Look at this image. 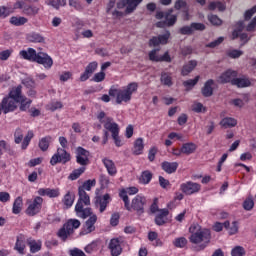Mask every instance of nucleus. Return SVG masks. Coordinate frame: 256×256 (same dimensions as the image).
Masks as SVG:
<instances>
[{
	"label": "nucleus",
	"mask_w": 256,
	"mask_h": 256,
	"mask_svg": "<svg viewBox=\"0 0 256 256\" xmlns=\"http://www.w3.org/2000/svg\"><path fill=\"white\" fill-rule=\"evenodd\" d=\"M190 25L192 27V33H194V31H205L207 28L205 24L199 22H192Z\"/></svg>",
	"instance_id": "680f3d73"
},
{
	"label": "nucleus",
	"mask_w": 256,
	"mask_h": 256,
	"mask_svg": "<svg viewBox=\"0 0 256 256\" xmlns=\"http://www.w3.org/2000/svg\"><path fill=\"white\" fill-rule=\"evenodd\" d=\"M195 151H197V144L193 142L184 143L182 145V153L184 155H193Z\"/></svg>",
	"instance_id": "c9c22d12"
},
{
	"label": "nucleus",
	"mask_w": 256,
	"mask_h": 256,
	"mask_svg": "<svg viewBox=\"0 0 256 256\" xmlns=\"http://www.w3.org/2000/svg\"><path fill=\"white\" fill-rule=\"evenodd\" d=\"M95 185H97V181L95 179L86 180L81 186L78 187V191H91Z\"/></svg>",
	"instance_id": "4c0bfd02"
},
{
	"label": "nucleus",
	"mask_w": 256,
	"mask_h": 256,
	"mask_svg": "<svg viewBox=\"0 0 256 256\" xmlns=\"http://www.w3.org/2000/svg\"><path fill=\"white\" fill-rule=\"evenodd\" d=\"M97 119L99 123L104 125V129L111 133L116 147H123V142L121 141V137H119V124L113 121V117H107V114L104 111H100L97 114Z\"/></svg>",
	"instance_id": "f03ea898"
},
{
	"label": "nucleus",
	"mask_w": 256,
	"mask_h": 256,
	"mask_svg": "<svg viewBox=\"0 0 256 256\" xmlns=\"http://www.w3.org/2000/svg\"><path fill=\"white\" fill-rule=\"evenodd\" d=\"M97 67H99V64L97 61L90 62L86 68L85 71L80 75V81L85 82L97 71Z\"/></svg>",
	"instance_id": "a211bd4d"
},
{
	"label": "nucleus",
	"mask_w": 256,
	"mask_h": 256,
	"mask_svg": "<svg viewBox=\"0 0 256 256\" xmlns=\"http://www.w3.org/2000/svg\"><path fill=\"white\" fill-rule=\"evenodd\" d=\"M174 9H176V11H181V9H183V13L185 16L184 19L185 21H189V6H187V1L176 0L174 4Z\"/></svg>",
	"instance_id": "5701e85b"
},
{
	"label": "nucleus",
	"mask_w": 256,
	"mask_h": 256,
	"mask_svg": "<svg viewBox=\"0 0 256 256\" xmlns=\"http://www.w3.org/2000/svg\"><path fill=\"white\" fill-rule=\"evenodd\" d=\"M139 89L137 82H132L124 89H120L119 85H112L109 89V97H131Z\"/></svg>",
	"instance_id": "20e7f679"
},
{
	"label": "nucleus",
	"mask_w": 256,
	"mask_h": 256,
	"mask_svg": "<svg viewBox=\"0 0 256 256\" xmlns=\"http://www.w3.org/2000/svg\"><path fill=\"white\" fill-rule=\"evenodd\" d=\"M58 109H63V103H61L59 101L50 102L49 104L46 105V110L47 111L55 112Z\"/></svg>",
	"instance_id": "8fccbe9b"
},
{
	"label": "nucleus",
	"mask_w": 256,
	"mask_h": 256,
	"mask_svg": "<svg viewBox=\"0 0 256 256\" xmlns=\"http://www.w3.org/2000/svg\"><path fill=\"white\" fill-rule=\"evenodd\" d=\"M85 173V167H80L72 171V173L68 176L70 181H77Z\"/></svg>",
	"instance_id": "37998d69"
},
{
	"label": "nucleus",
	"mask_w": 256,
	"mask_h": 256,
	"mask_svg": "<svg viewBox=\"0 0 256 256\" xmlns=\"http://www.w3.org/2000/svg\"><path fill=\"white\" fill-rule=\"evenodd\" d=\"M192 111L194 113H207V107H205L201 102H194L192 105Z\"/></svg>",
	"instance_id": "de8ad7c7"
},
{
	"label": "nucleus",
	"mask_w": 256,
	"mask_h": 256,
	"mask_svg": "<svg viewBox=\"0 0 256 256\" xmlns=\"http://www.w3.org/2000/svg\"><path fill=\"white\" fill-rule=\"evenodd\" d=\"M143 0H126V13H133L137 9V6L142 3Z\"/></svg>",
	"instance_id": "58836bf2"
},
{
	"label": "nucleus",
	"mask_w": 256,
	"mask_h": 256,
	"mask_svg": "<svg viewBox=\"0 0 256 256\" xmlns=\"http://www.w3.org/2000/svg\"><path fill=\"white\" fill-rule=\"evenodd\" d=\"M14 249L18 251L20 255H23L25 253V241L20 237H17Z\"/></svg>",
	"instance_id": "49530a36"
},
{
	"label": "nucleus",
	"mask_w": 256,
	"mask_h": 256,
	"mask_svg": "<svg viewBox=\"0 0 256 256\" xmlns=\"http://www.w3.org/2000/svg\"><path fill=\"white\" fill-rule=\"evenodd\" d=\"M243 207L245 211H251V209L255 207V202L253 201V198H247L243 203Z\"/></svg>",
	"instance_id": "338daca9"
},
{
	"label": "nucleus",
	"mask_w": 256,
	"mask_h": 256,
	"mask_svg": "<svg viewBox=\"0 0 256 256\" xmlns=\"http://www.w3.org/2000/svg\"><path fill=\"white\" fill-rule=\"evenodd\" d=\"M71 161V154L64 148H58L56 153L50 159V165L55 167L58 163L65 165Z\"/></svg>",
	"instance_id": "1a4fd4ad"
},
{
	"label": "nucleus",
	"mask_w": 256,
	"mask_h": 256,
	"mask_svg": "<svg viewBox=\"0 0 256 256\" xmlns=\"http://www.w3.org/2000/svg\"><path fill=\"white\" fill-rule=\"evenodd\" d=\"M23 210V197L18 196L14 200L13 206H12V213L14 215H19L21 211Z\"/></svg>",
	"instance_id": "f704fd0d"
},
{
	"label": "nucleus",
	"mask_w": 256,
	"mask_h": 256,
	"mask_svg": "<svg viewBox=\"0 0 256 256\" xmlns=\"http://www.w3.org/2000/svg\"><path fill=\"white\" fill-rule=\"evenodd\" d=\"M88 220L85 222L84 225V233H93L95 231V223H97V216L92 213L91 216H88Z\"/></svg>",
	"instance_id": "393cba45"
},
{
	"label": "nucleus",
	"mask_w": 256,
	"mask_h": 256,
	"mask_svg": "<svg viewBox=\"0 0 256 256\" xmlns=\"http://www.w3.org/2000/svg\"><path fill=\"white\" fill-rule=\"evenodd\" d=\"M78 196L79 198L75 205V213L80 219H87V217L91 216L93 213V210L89 207V205H91V198L89 194L83 190L78 191Z\"/></svg>",
	"instance_id": "7ed1b4c3"
},
{
	"label": "nucleus",
	"mask_w": 256,
	"mask_h": 256,
	"mask_svg": "<svg viewBox=\"0 0 256 256\" xmlns=\"http://www.w3.org/2000/svg\"><path fill=\"white\" fill-rule=\"evenodd\" d=\"M18 99H23V98H18V97H7L3 98L2 100V107L4 108V115H7V113H11L19 107V100Z\"/></svg>",
	"instance_id": "ddd939ff"
},
{
	"label": "nucleus",
	"mask_w": 256,
	"mask_h": 256,
	"mask_svg": "<svg viewBox=\"0 0 256 256\" xmlns=\"http://www.w3.org/2000/svg\"><path fill=\"white\" fill-rule=\"evenodd\" d=\"M22 89H23V86H21V85L13 87L10 90L8 97H21Z\"/></svg>",
	"instance_id": "13d9d810"
},
{
	"label": "nucleus",
	"mask_w": 256,
	"mask_h": 256,
	"mask_svg": "<svg viewBox=\"0 0 256 256\" xmlns=\"http://www.w3.org/2000/svg\"><path fill=\"white\" fill-rule=\"evenodd\" d=\"M68 253L70 256H87L85 252L79 248L70 249Z\"/></svg>",
	"instance_id": "774afa93"
},
{
	"label": "nucleus",
	"mask_w": 256,
	"mask_h": 256,
	"mask_svg": "<svg viewBox=\"0 0 256 256\" xmlns=\"http://www.w3.org/2000/svg\"><path fill=\"white\" fill-rule=\"evenodd\" d=\"M152 179H153V173L149 170H145L141 173V176L139 178V182L142 185H149L151 183Z\"/></svg>",
	"instance_id": "e433bc0d"
},
{
	"label": "nucleus",
	"mask_w": 256,
	"mask_h": 256,
	"mask_svg": "<svg viewBox=\"0 0 256 256\" xmlns=\"http://www.w3.org/2000/svg\"><path fill=\"white\" fill-rule=\"evenodd\" d=\"M215 87H217V83H215V80L208 79L201 89L202 95L204 97H211L213 95V91H215Z\"/></svg>",
	"instance_id": "aec40b11"
},
{
	"label": "nucleus",
	"mask_w": 256,
	"mask_h": 256,
	"mask_svg": "<svg viewBox=\"0 0 256 256\" xmlns=\"http://www.w3.org/2000/svg\"><path fill=\"white\" fill-rule=\"evenodd\" d=\"M62 203L66 209H71V207H73V203H75V194L68 191L62 199Z\"/></svg>",
	"instance_id": "c756f323"
},
{
	"label": "nucleus",
	"mask_w": 256,
	"mask_h": 256,
	"mask_svg": "<svg viewBox=\"0 0 256 256\" xmlns=\"http://www.w3.org/2000/svg\"><path fill=\"white\" fill-rule=\"evenodd\" d=\"M232 85L238 87V89H245L246 87H251V79L247 76L236 77L235 80H232Z\"/></svg>",
	"instance_id": "4be33fe9"
},
{
	"label": "nucleus",
	"mask_w": 256,
	"mask_h": 256,
	"mask_svg": "<svg viewBox=\"0 0 256 256\" xmlns=\"http://www.w3.org/2000/svg\"><path fill=\"white\" fill-rule=\"evenodd\" d=\"M199 79H201L200 76H196L194 79H189L183 82V86L186 89H193V87L196 86L197 83H199Z\"/></svg>",
	"instance_id": "3c124183"
},
{
	"label": "nucleus",
	"mask_w": 256,
	"mask_h": 256,
	"mask_svg": "<svg viewBox=\"0 0 256 256\" xmlns=\"http://www.w3.org/2000/svg\"><path fill=\"white\" fill-rule=\"evenodd\" d=\"M11 13H13V9H11L7 6H0V18L1 19H6V17H9Z\"/></svg>",
	"instance_id": "bf43d9fd"
},
{
	"label": "nucleus",
	"mask_w": 256,
	"mask_h": 256,
	"mask_svg": "<svg viewBox=\"0 0 256 256\" xmlns=\"http://www.w3.org/2000/svg\"><path fill=\"white\" fill-rule=\"evenodd\" d=\"M52 142H53V137L47 135L45 137H42L39 140L38 147H39L40 150L45 152L49 149V146L51 145Z\"/></svg>",
	"instance_id": "2f4dec72"
},
{
	"label": "nucleus",
	"mask_w": 256,
	"mask_h": 256,
	"mask_svg": "<svg viewBox=\"0 0 256 256\" xmlns=\"http://www.w3.org/2000/svg\"><path fill=\"white\" fill-rule=\"evenodd\" d=\"M189 232L191 233L189 237L190 243L198 245L197 251H205L211 243V230L193 224L190 226Z\"/></svg>",
	"instance_id": "f257e3e1"
},
{
	"label": "nucleus",
	"mask_w": 256,
	"mask_h": 256,
	"mask_svg": "<svg viewBox=\"0 0 256 256\" xmlns=\"http://www.w3.org/2000/svg\"><path fill=\"white\" fill-rule=\"evenodd\" d=\"M177 23V15L165 16V21L156 23V27H173Z\"/></svg>",
	"instance_id": "cd10ccee"
},
{
	"label": "nucleus",
	"mask_w": 256,
	"mask_h": 256,
	"mask_svg": "<svg viewBox=\"0 0 256 256\" xmlns=\"http://www.w3.org/2000/svg\"><path fill=\"white\" fill-rule=\"evenodd\" d=\"M28 41L31 43H43L45 41V38L41 36L39 33L32 32L27 36Z\"/></svg>",
	"instance_id": "a18cd8bd"
},
{
	"label": "nucleus",
	"mask_w": 256,
	"mask_h": 256,
	"mask_svg": "<svg viewBox=\"0 0 256 256\" xmlns=\"http://www.w3.org/2000/svg\"><path fill=\"white\" fill-rule=\"evenodd\" d=\"M111 256H119L123 253V247H121V239L112 238L108 244Z\"/></svg>",
	"instance_id": "f3484780"
},
{
	"label": "nucleus",
	"mask_w": 256,
	"mask_h": 256,
	"mask_svg": "<svg viewBox=\"0 0 256 256\" xmlns=\"http://www.w3.org/2000/svg\"><path fill=\"white\" fill-rule=\"evenodd\" d=\"M31 103H33V101L29 98L20 97V99H18V105H20V111H26L27 109H29L31 107Z\"/></svg>",
	"instance_id": "79ce46f5"
},
{
	"label": "nucleus",
	"mask_w": 256,
	"mask_h": 256,
	"mask_svg": "<svg viewBox=\"0 0 256 256\" xmlns=\"http://www.w3.org/2000/svg\"><path fill=\"white\" fill-rule=\"evenodd\" d=\"M34 137H35V134L33 133V130H29L26 136L24 137V139H23V130L21 128H17L14 132V142L16 143V145H19V143H22L21 149L23 151H25V149L29 147L31 143V139H33Z\"/></svg>",
	"instance_id": "6e6552de"
},
{
	"label": "nucleus",
	"mask_w": 256,
	"mask_h": 256,
	"mask_svg": "<svg viewBox=\"0 0 256 256\" xmlns=\"http://www.w3.org/2000/svg\"><path fill=\"white\" fill-rule=\"evenodd\" d=\"M208 21L216 27L223 25V20H221V18H219V16H217L215 14L208 15Z\"/></svg>",
	"instance_id": "5fc2aeb1"
},
{
	"label": "nucleus",
	"mask_w": 256,
	"mask_h": 256,
	"mask_svg": "<svg viewBox=\"0 0 256 256\" xmlns=\"http://www.w3.org/2000/svg\"><path fill=\"white\" fill-rule=\"evenodd\" d=\"M145 205H147V198L138 194L128 204V208H126V210L135 211L137 215H143V213H145Z\"/></svg>",
	"instance_id": "0eeeda50"
},
{
	"label": "nucleus",
	"mask_w": 256,
	"mask_h": 256,
	"mask_svg": "<svg viewBox=\"0 0 256 256\" xmlns=\"http://www.w3.org/2000/svg\"><path fill=\"white\" fill-rule=\"evenodd\" d=\"M144 149H145V144L143 143V138H137L134 141V146L132 148L133 155H143Z\"/></svg>",
	"instance_id": "c85d7f7f"
},
{
	"label": "nucleus",
	"mask_w": 256,
	"mask_h": 256,
	"mask_svg": "<svg viewBox=\"0 0 256 256\" xmlns=\"http://www.w3.org/2000/svg\"><path fill=\"white\" fill-rule=\"evenodd\" d=\"M247 251L243 246H235L231 250V256H245Z\"/></svg>",
	"instance_id": "864d4df0"
},
{
	"label": "nucleus",
	"mask_w": 256,
	"mask_h": 256,
	"mask_svg": "<svg viewBox=\"0 0 256 256\" xmlns=\"http://www.w3.org/2000/svg\"><path fill=\"white\" fill-rule=\"evenodd\" d=\"M79 227H81V221L70 219L58 230L57 235L62 241H67V238L73 235V231L79 229Z\"/></svg>",
	"instance_id": "39448f33"
},
{
	"label": "nucleus",
	"mask_w": 256,
	"mask_h": 256,
	"mask_svg": "<svg viewBox=\"0 0 256 256\" xmlns=\"http://www.w3.org/2000/svg\"><path fill=\"white\" fill-rule=\"evenodd\" d=\"M160 81L163 85H166V87H171L173 85V78L171 77V74L167 72L161 74Z\"/></svg>",
	"instance_id": "c03bdc74"
},
{
	"label": "nucleus",
	"mask_w": 256,
	"mask_h": 256,
	"mask_svg": "<svg viewBox=\"0 0 256 256\" xmlns=\"http://www.w3.org/2000/svg\"><path fill=\"white\" fill-rule=\"evenodd\" d=\"M105 77H106V74L102 71L94 74L93 78H92V81H94V83H101L103 81H105Z\"/></svg>",
	"instance_id": "0e129e2a"
},
{
	"label": "nucleus",
	"mask_w": 256,
	"mask_h": 256,
	"mask_svg": "<svg viewBox=\"0 0 256 256\" xmlns=\"http://www.w3.org/2000/svg\"><path fill=\"white\" fill-rule=\"evenodd\" d=\"M168 215H169V210L167 208L160 209L159 214L156 215L155 217L156 225H158L159 227H161L162 225H165L167 223L166 218Z\"/></svg>",
	"instance_id": "bb28decb"
},
{
	"label": "nucleus",
	"mask_w": 256,
	"mask_h": 256,
	"mask_svg": "<svg viewBox=\"0 0 256 256\" xmlns=\"http://www.w3.org/2000/svg\"><path fill=\"white\" fill-rule=\"evenodd\" d=\"M29 20L23 16H12L10 18L11 25H14L15 27H21L22 25H25Z\"/></svg>",
	"instance_id": "ea45409f"
},
{
	"label": "nucleus",
	"mask_w": 256,
	"mask_h": 256,
	"mask_svg": "<svg viewBox=\"0 0 256 256\" xmlns=\"http://www.w3.org/2000/svg\"><path fill=\"white\" fill-rule=\"evenodd\" d=\"M37 193L40 197H49L50 199H55L61 195L59 188H39Z\"/></svg>",
	"instance_id": "6ab92c4d"
},
{
	"label": "nucleus",
	"mask_w": 256,
	"mask_h": 256,
	"mask_svg": "<svg viewBox=\"0 0 256 256\" xmlns=\"http://www.w3.org/2000/svg\"><path fill=\"white\" fill-rule=\"evenodd\" d=\"M229 235H237L239 233V222L233 221L227 228Z\"/></svg>",
	"instance_id": "4d7b16f0"
},
{
	"label": "nucleus",
	"mask_w": 256,
	"mask_h": 256,
	"mask_svg": "<svg viewBox=\"0 0 256 256\" xmlns=\"http://www.w3.org/2000/svg\"><path fill=\"white\" fill-rule=\"evenodd\" d=\"M229 225H230L229 221H225L224 223L216 222L213 226V229H214V231H216V233H219V232L223 231V227H224V229H229Z\"/></svg>",
	"instance_id": "6e6d98bb"
},
{
	"label": "nucleus",
	"mask_w": 256,
	"mask_h": 256,
	"mask_svg": "<svg viewBox=\"0 0 256 256\" xmlns=\"http://www.w3.org/2000/svg\"><path fill=\"white\" fill-rule=\"evenodd\" d=\"M220 125L223 129H231L233 127H237V119L232 117H225L220 121Z\"/></svg>",
	"instance_id": "72a5a7b5"
},
{
	"label": "nucleus",
	"mask_w": 256,
	"mask_h": 256,
	"mask_svg": "<svg viewBox=\"0 0 256 256\" xmlns=\"http://www.w3.org/2000/svg\"><path fill=\"white\" fill-rule=\"evenodd\" d=\"M169 39H171V32L167 30L164 34L152 37L149 40L148 45L149 47H159V45H167V43H169Z\"/></svg>",
	"instance_id": "f8f14e48"
},
{
	"label": "nucleus",
	"mask_w": 256,
	"mask_h": 256,
	"mask_svg": "<svg viewBox=\"0 0 256 256\" xmlns=\"http://www.w3.org/2000/svg\"><path fill=\"white\" fill-rule=\"evenodd\" d=\"M241 55H243V51L237 49L229 50L227 52V56L230 57V59H239Z\"/></svg>",
	"instance_id": "052dcab7"
},
{
	"label": "nucleus",
	"mask_w": 256,
	"mask_h": 256,
	"mask_svg": "<svg viewBox=\"0 0 256 256\" xmlns=\"http://www.w3.org/2000/svg\"><path fill=\"white\" fill-rule=\"evenodd\" d=\"M38 65H43L46 69H51L53 67V58L45 52H38L36 56V62Z\"/></svg>",
	"instance_id": "dca6fc26"
},
{
	"label": "nucleus",
	"mask_w": 256,
	"mask_h": 256,
	"mask_svg": "<svg viewBox=\"0 0 256 256\" xmlns=\"http://www.w3.org/2000/svg\"><path fill=\"white\" fill-rule=\"evenodd\" d=\"M20 57L25 59V61H30L31 63H35L37 60V50L34 48H28L27 50H21L19 52Z\"/></svg>",
	"instance_id": "412c9836"
},
{
	"label": "nucleus",
	"mask_w": 256,
	"mask_h": 256,
	"mask_svg": "<svg viewBox=\"0 0 256 256\" xmlns=\"http://www.w3.org/2000/svg\"><path fill=\"white\" fill-rule=\"evenodd\" d=\"M75 155H76V163L78 165H81L82 167H85L86 165H89V158L91 157V152L81 146H78L75 149Z\"/></svg>",
	"instance_id": "9b49d317"
},
{
	"label": "nucleus",
	"mask_w": 256,
	"mask_h": 256,
	"mask_svg": "<svg viewBox=\"0 0 256 256\" xmlns=\"http://www.w3.org/2000/svg\"><path fill=\"white\" fill-rule=\"evenodd\" d=\"M13 55V49H7L0 52V61H7Z\"/></svg>",
	"instance_id": "e2e57ef3"
},
{
	"label": "nucleus",
	"mask_w": 256,
	"mask_h": 256,
	"mask_svg": "<svg viewBox=\"0 0 256 256\" xmlns=\"http://www.w3.org/2000/svg\"><path fill=\"white\" fill-rule=\"evenodd\" d=\"M173 245L178 249H183L184 247H187V238L178 237L173 241Z\"/></svg>",
	"instance_id": "09e8293b"
},
{
	"label": "nucleus",
	"mask_w": 256,
	"mask_h": 256,
	"mask_svg": "<svg viewBox=\"0 0 256 256\" xmlns=\"http://www.w3.org/2000/svg\"><path fill=\"white\" fill-rule=\"evenodd\" d=\"M237 75H239V72L228 69L218 77V83H221L222 85H225V83H231V85H233V81L237 79Z\"/></svg>",
	"instance_id": "2eb2a0df"
},
{
	"label": "nucleus",
	"mask_w": 256,
	"mask_h": 256,
	"mask_svg": "<svg viewBox=\"0 0 256 256\" xmlns=\"http://www.w3.org/2000/svg\"><path fill=\"white\" fill-rule=\"evenodd\" d=\"M102 163L104 167H106L108 175L111 177H115L117 175V166H115V162L109 158L102 159Z\"/></svg>",
	"instance_id": "b1692460"
},
{
	"label": "nucleus",
	"mask_w": 256,
	"mask_h": 256,
	"mask_svg": "<svg viewBox=\"0 0 256 256\" xmlns=\"http://www.w3.org/2000/svg\"><path fill=\"white\" fill-rule=\"evenodd\" d=\"M26 205V215H28V217H35V215H39V213H41V209H43V197L36 196L32 199H27Z\"/></svg>",
	"instance_id": "423d86ee"
},
{
	"label": "nucleus",
	"mask_w": 256,
	"mask_h": 256,
	"mask_svg": "<svg viewBox=\"0 0 256 256\" xmlns=\"http://www.w3.org/2000/svg\"><path fill=\"white\" fill-rule=\"evenodd\" d=\"M22 13L27 17H35V15L39 13V7L25 4L24 9L22 10Z\"/></svg>",
	"instance_id": "473e14b6"
},
{
	"label": "nucleus",
	"mask_w": 256,
	"mask_h": 256,
	"mask_svg": "<svg viewBox=\"0 0 256 256\" xmlns=\"http://www.w3.org/2000/svg\"><path fill=\"white\" fill-rule=\"evenodd\" d=\"M128 195H129V194H128V192H127L126 189H122V190H120V192H119V197H120V199H122V201L124 202V207H125V209L129 208V203H130V201H129V196H128Z\"/></svg>",
	"instance_id": "603ef678"
},
{
	"label": "nucleus",
	"mask_w": 256,
	"mask_h": 256,
	"mask_svg": "<svg viewBox=\"0 0 256 256\" xmlns=\"http://www.w3.org/2000/svg\"><path fill=\"white\" fill-rule=\"evenodd\" d=\"M195 67H197V60H190L182 67L181 75L183 77H187V75H189V73H191L195 69Z\"/></svg>",
	"instance_id": "7c9ffc66"
},
{
	"label": "nucleus",
	"mask_w": 256,
	"mask_h": 256,
	"mask_svg": "<svg viewBox=\"0 0 256 256\" xmlns=\"http://www.w3.org/2000/svg\"><path fill=\"white\" fill-rule=\"evenodd\" d=\"M41 241H36L33 239L28 240V246L30 247V253H39V250L42 247Z\"/></svg>",
	"instance_id": "a19ab883"
},
{
	"label": "nucleus",
	"mask_w": 256,
	"mask_h": 256,
	"mask_svg": "<svg viewBox=\"0 0 256 256\" xmlns=\"http://www.w3.org/2000/svg\"><path fill=\"white\" fill-rule=\"evenodd\" d=\"M111 201L112 199L109 193H106L104 195H97L94 198V205L99 210V213H105Z\"/></svg>",
	"instance_id": "9d476101"
},
{
	"label": "nucleus",
	"mask_w": 256,
	"mask_h": 256,
	"mask_svg": "<svg viewBox=\"0 0 256 256\" xmlns=\"http://www.w3.org/2000/svg\"><path fill=\"white\" fill-rule=\"evenodd\" d=\"M161 167L165 171V173L171 175L177 171V169L179 168V163L164 161L161 163Z\"/></svg>",
	"instance_id": "a878e982"
},
{
	"label": "nucleus",
	"mask_w": 256,
	"mask_h": 256,
	"mask_svg": "<svg viewBox=\"0 0 256 256\" xmlns=\"http://www.w3.org/2000/svg\"><path fill=\"white\" fill-rule=\"evenodd\" d=\"M180 190L185 195H194V193H199V191H201V184L188 181L180 185Z\"/></svg>",
	"instance_id": "4468645a"
},
{
	"label": "nucleus",
	"mask_w": 256,
	"mask_h": 256,
	"mask_svg": "<svg viewBox=\"0 0 256 256\" xmlns=\"http://www.w3.org/2000/svg\"><path fill=\"white\" fill-rule=\"evenodd\" d=\"M159 149L157 148V146H153L149 149V152H148V160L150 162H153L155 161V157L158 153Z\"/></svg>",
	"instance_id": "69168bd1"
}]
</instances>
